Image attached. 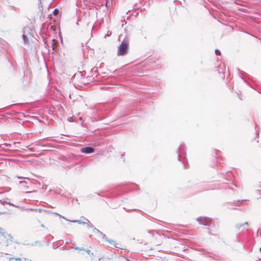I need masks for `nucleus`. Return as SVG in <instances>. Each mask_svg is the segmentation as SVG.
Listing matches in <instances>:
<instances>
[{
	"label": "nucleus",
	"instance_id": "1",
	"mask_svg": "<svg viewBox=\"0 0 261 261\" xmlns=\"http://www.w3.org/2000/svg\"><path fill=\"white\" fill-rule=\"evenodd\" d=\"M128 47V44L126 41L123 40L120 45L119 46L118 52H117V55L118 56H123L124 55V54L126 53L127 49Z\"/></svg>",
	"mask_w": 261,
	"mask_h": 261
},
{
	"label": "nucleus",
	"instance_id": "2",
	"mask_svg": "<svg viewBox=\"0 0 261 261\" xmlns=\"http://www.w3.org/2000/svg\"><path fill=\"white\" fill-rule=\"evenodd\" d=\"M197 220L199 222L200 224L204 225H208L211 222V220L207 217H199L197 218Z\"/></svg>",
	"mask_w": 261,
	"mask_h": 261
},
{
	"label": "nucleus",
	"instance_id": "3",
	"mask_svg": "<svg viewBox=\"0 0 261 261\" xmlns=\"http://www.w3.org/2000/svg\"><path fill=\"white\" fill-rule=\"evenodd\" d=\"M106 241L109 243L110 246L111 247H114L116 248H120V247L118 245V244L117 243V241L114 239H106Z\"/></svg>",
	"mask_w": 261,
	"mask_h": 261
},
{
	"label": "nucleus",
	"instance_id": "4",
	"mask_svg": "<svg viewBox=\"0 0 261 261\" xmlns=\"http://www.w3.org/2000/svg\"><path fill=\"white\" fill-rule=\"evenodd\" d=\"M94 149L91 147H86L81 149V152L84 153H90L93 152Z\"/></svg>",
	"mask_w": 261,
	"mask_h": 261
},
{
	"label": "nucleus",
	"instance_id": "5",
	"mask_svg": "<svg viewBox=\"0 0 261 261\" xmlns=\"http://www.w3.org/2000/svg\"><path fill=\"white\" fill-rule=\"evenodd\" d=\"M12 259L13 261H21V259L20 258H13Z\"/></svg>",
	"mask_w": 261,
	"mask_h": 261
},
{
	"label": "nucleus",
	"instance_id": "6",
	"mask_svg": "<svg viewBox=\"0 0 261 261\" xmlns=\"http://www.w3.org/2000/svg\"><path fill=\"white\" fill-rule=\"evenodd\" d=\"M23 40L25 42H28L27 38L26 36L24 34L23 35Z\"/></svg>",
	"mask_w": 261,
	"mask_h": 261
},
{
	"label": "nucleus",
	"instance_id": "7",
	"mask_svg": "<svg viewBox=\"0 0 261 261\" xmlns=\"http://www.w3.org/2000/svg\"><path fill=\"white\" fill-rule=\"evenodd\" d=\"M57 13H58V10H57V9H55V10H54V13L55 14H57Z\"/></svg>",
	"mask_w": 261,
	"mask_h": 261
},
{
	"label": "nucleus",
	"instance_id": "8",
	"mask_svg": "<svg viewBox=\"0 0 261 261\" xmlns=\"http://www.w3.org/2000/svg\"><path fill=\"white\" fill-rule=\"evenodd\" d=\"M73 222H78L79 223H82L81 222H80L79 220H74V221H73Z\"/></svg>",
	"mask_w": 261,
	"mask_h": 261
}]
</instances>
